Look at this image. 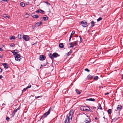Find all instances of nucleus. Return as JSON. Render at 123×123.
I'll list each match as a JSON object with an SVG mask.
<instances>
[{
  "mask_svg": "<svg viewBox=\"0 0 123 123\" xmlns=\"http://www.w3.org/2000/svg\"><path fill=\"white\" fill-rule=\"evenodd\" d=\"M74 114L73 110H71L69 114L66 116L64 121V123H69V122L72 120V116Z\"/></svg>",
  "mask_w": 123,
  "mask_h": 123,
  "instance_id": "1",
  "label": "nucleus"
},
{
  "mask_svg": "<svg viewBox=\"0 0 123 123\" xmlns=\"http://www.w3.org/2000/svg\"><path fill=\"white\" fill-rule=\"evenodd\" d=\"M54 108L53 107H50L49 110L46 112H45L43 115L41 117L39 121H40L42 119H44L45 117L49 115L50 113V112L53 111Z\"/></svg>",
  "mask_w": 123,
  "mask_h": 123,
  "instance_id": "2",
  "label": "nucleus"
},
{
  "mask_svg": "<svg viewBox=\"0 0 123 123\" xmlns=\"http://www.w3.org/2000/svg\"><path fill=\"white\" fill-rule=\"evenodd\" d=\"M80 109L81 111H88L89 110V108L87 106H83L80 107Z\"/></svg>",
  "mask_w": 123,
  "mask_h": 123,
  "instance_id": "3",
  "label": "nucleus"
},
{
  "mask_svg": "<svg viewBox=\"0 0 123 123\" xmlns=\"http://www.w3.org/2000/svg\"><path fill=\"white\" fill-rule=\"evenodd\" d=\"M14 57H15V60L17 61H20V60L21 58L20 57V55L17 54L16 55H15Z\"/></svg>",
  "mask_w": 123,
  "mask_h": 123,
  "instance_id": "4",
  "label": "nucleus"
},
{
  "mask_svg": "<svg viewBox=\"0 0 123 123\" xmlns=\"http://www.w3.org/2000/svg\"><path fill=\"white\" fill-rule=\"evenodd\" d=\"M23 38L24 40L26 41H28L30 37L29 36L27 35H24L23 37Z\"/></svg>",
  "mask_w": 123,
  "mask_h": 123,
  "instance_id": "5",
  "label": "nucleus"
},
{
  "mask_svg": "<svg viewBox=\"0 0 123 123\" xmlns=\"http://www.w3.org/2000/svg\"><path fill=\"white\" fill-rule=\"evenodd\" d=\"M81 23L82 25L84 27H85L87 26V23L86 22L82 21Z\"/></svg>",
  "mask_w": 123,
  "mask_h": 123,
  "instance_id": "6",
  "label": "nucleus"
},
{
  "mask_svg": "<svg viewBox=\"0 0 123 123\" xmlns=\"http://www.w3.org/2000/svg\"><path fill=\"white\" fill-rule=\"evenodd\" d=\"M46 58V57L44 55H42L40 56L39 59L40 60L43 61Z\"/></svg>",
  "mask_w": 123,
  "mask_h": 123,
  "instance_id": "7",
  "label": "nucleus"
},
{
  "mask_svg": "<svg viewBox=\"0 0 123 123\" xmlns=\"http://www.w3.org/2000/svg\"><path fill=\"white\" fill-rule=\"evenodd\" d=\"M52 55L53 57L54 58H56L58 56H60V55H58V53L56 52L52 54Z\"/></svg>",
  "mask_w": 123,
  "mask_h": 123,
  "instance_id": "8",
  "label": "nucleus"
},
{
  "mask_svg": "<svg viewBox=\"0 0 123 123\" xmlns=\"http://www.w3.org/2000/svg\"><path fill=\"white\" fill-rule=\"evenodd\" d=\"M2 65L4 67V68L6 69H7L9 67V65L8 64L6 63H2Z\"/></svg>",
  "mask_w": 123,
  "mask_h": 123,
  "instance_id": "9",
  "label": "nucleus"
},
{
  "mask_svg": "<svg viewBox=\"0 0 123 123\" xmlns=\"http://www.w3.org/2000/svg\"><path fill=\"white\" fill-rule=\"evenodd\" d=\"M122 106L120 105H118L117 106V109L115 111H117L118 110H120L122 109Z\"/></svg>",
  "mask_w": 123,
  "mask_h": 123,
  "instance_id": "10",
  "label": "nucleus"
},
{
  "mask_svg": "<svg viewBox=\"0 0 123 123\" xmlns=\"http://www.w3.org/2000/svg\"><path fill=\"white\" fill-rule=\"evenodd\" d=\"M32 17L35 18H37L39 17V16L37 15H35L34 13H32L31 14Z\"/></svg>",
  "mask_w": 123,
  "mask_h": 123,
  "instance_id": "11",
  "label": "nucleus"
},
{
  "mask_svg": "<svg viewBox=\"0 0 123 123\" xmlns=\"http://www.w3.org/2000/svg\"><path fill=\"white\" fill-rule=\"evenodd\" d=\"M23 36L22 34H18V38L20 39L23 38Z\"/></svg>",
  "mask_w": 123,
  "mask_h": 123,
  "instance_id": "12",
  "label": "nucleus"
},
{
  "mask_svg": "<svg viewBox=\"0 0 123 123\" xmlns=\"http://www.w3.org/2000/svg\"><path fill=\"white\" fill-rule=\"evenodd\" d=\"M15 51H17V49H15L12 52L14 56L18 54L17 52H15Z\"/></svg>",
  "mask_w": 123,
  "mask_h": 123,
  "instance_id": "13",
  "label": "nucleus"
},
{
  "mask_svg": "<svg viewBox=\"0 0 123 123\" xmlns=\"http://www.w3.org/2000/svg\"><path fill=\"white\" fill-rule=\"evenodd\" d=\"M3 16L4 18H10V17L8 15L6 14H4Z\"/></svg>",
  "mask_w": 123,
  "mask_h": 123,
  "instance_id": "14",
  "label": "nucleus"
},
{
  "mask_svg": "<svg viewBox=\"0 0 123 123\" xmlns=\"http://www.w3.org/2000/svg\"><path fill=\"white\" fill-rule=\"evenodd\" d=\"M93 76L91 75H89L87 77V79H90L92 78Z\"/></svg>",
  "mask_w": 123,
  "mask_h": 123,
  "instance_id": "15",
  "label": "nucleus"
},
{
  "mask_svg": "<svg viewBox=\"0 0 123 123\" xmlns=\"http://www.w3.org/2000/svg\"><path fill=\"white\" fill-rule=\"evenodd\" d=\"M59 47L61 48H62L63 47L64 45L62 43H61L59 44Z\"/></svg>",
  "mask_w": 123,
  "mask_h": 123,
  "instance_id": "16",
  "label": "nucleus"
},
{
  "mask_svg": "<svg viewBox=\"0 0 123 123\" xmlns=\"http://www.w3.org/2000/svg\"><path fill=\"white\" fill-rule=\"evenodd\" d=\"M95 23V22L94 21H92L91 22V27H93L95 25V24H94Z\"/></svg>",
  "mask_w": 123,
  "mask_h": 123,
  "instance_id": "17",
  "label": "nucleus"
},
{
  "mask_svg": "<svg viewBox=\"0 0 123 123\" xmlns=\"http://www.w3.org/2000/svg\"><path fill=\"white\" fill-rule=\"evenodd\" d=\"M20 4L21 6L22 7H24L25 6V4L23 2H20Z\"/></svg>",
  "mask_w": 123,
  "mask_h": 123,
  "instance_id": "18",
  "label": "nucleus"
},
{
  "mask_svg": "<svg viewBox=\"0 0 123 123\" xmlns=\"http://www.w3.org/2000/svg\"><path fill=\"white\" fill-rule=\"evenodd\" d=\"M86 100H88L91 101H95V99L94 98H89V99H86Z\"/></svg>",
  "mask_w": 123,
  "mask_h": 123,
  "instance_id": "19",
  "label": "nucleus"
},
{
  "mask_svg": "<svg viewBox=\"0 0 123 123\" xmlns=\"http://www.w3.org/2000/svg\"><path fill=\"white\" fill-rule=\"evenodd\" d=\"M46 16V17H42L43 18V19L44 21L47 20L48 19V17Z\"/></svg>",
  "mask_w": 123,
  "mask_h": 123,
  "instance_id": "20",
  "label": "nucleus"
},
{
  "mask_svg": "<svg viewBox=\"0 0 123 123\" xmlns=\"http://www.w3.org/2000/svg\"><path fill=\"white\" fill-rule=\"evenodd\" d=\"M72 51L71 50H70L69 52L67 53V56H69L70 55V54L72 53Z\"/></svg>",
  "mask_w": 123,
  "mask_h": 123,
  "instance_id": "21",
  "label": "nucleus"
},
{
  "mask_svg": "<svg viewBox=\"0 0 123 123\" xmlns=\"http://www.w3.org/2000/svg\"><path fill=\"white\" fill-rule=\"evenodd\" d=\"M75 33V31H73L72 32V33H71V35H70V37H72V35L74 34Z\"/></svg>",
  "mask_w": 123,
  "mask_h": 123,
  "instance_id": "22",
  "label": "nucleus"
},
{
  "mask_svg": "<svg viewBox=\"0 0 123 123\" xmlns=\"http://www.w3.org/2000/svg\"><path fill=\"white\" fill-rule=\"evenodd\" d=\"M108 114H111V109H109L107 111Z\"/></svg>",
  "mask_w": 123,
  "mask_h": 123,
  "instance_id": "23",
  "label": "nucleus"
},
{
  "mask_svg": "<svg viewBox=\"0 0 123 123\" xmlns=\"http://www.w3.org/2000/svg\"><path fill=\"white\" fill-rule=\"evenodd\" d=\"M75 91L77 94H79L81 93V92L77 89H76L75 90Z\"/></svg>",
  "mask_w": 123,
  "mask_h": 123,
  "instance_id": "24",
  "label": "nucleus"
},
{
  "mask_svg": "<svg viewBox=\"0 0 123 123\" xmlns=\"http://www.w3.org/2000/svg\"><path fill=\"white\" fill-rule=\"evenodd\" d=\"M49 57L51 59H52L53 58V56L52 55V54L51 53L49 55Z\"/></svg>",
  "mask_w": 123,
  "mask_h": 123,
  "instance_id": "25",
  "label": "nucleus"
},
{
  "mask_svg": "<svg viewBox=\"0 0 123 123\" xmlns=\"http://www.w3.org/2000/svg\"><path fill=\"white\" fill-rule=\"evenodd\" d=\"M77 44V41H75L73 42L74 45L76 46Z\"/></svg>",
  "mask_w": 123,
  "mask_h": 123,
  "instance_id": "26",
  "label": "nucleus"
},
{
  "mask_svg": "<svg viewBox=\"0 0 123 123\" xmlns=\"http://www.w3.org/2000/svg\"><path fill=\"white\" fill-rule=\"evenodd\" d=\"M39 23H37L35 25V26L37 27H38L39 26Z\"/></svg>",
  "mask_w": 123,
  "mask_h": 123,
  "instance_id": "27",
  "label": "nucleus"
},
{
  "mask_svg": "<svg viewBox=\"0 0 123 123\" xmlns=\"http://www.w3.org/2000/svg\"><path fill=\"white\" fill-rule=\"evenodd\" d=\"M102 19V18L101 17H99L97 19V21L98 22L100 20H101Z\"/></svg>",
  "mask_w": 123,
  "mask_h": 123,
  "instance_id": "28",
  "label": "nucleus"
},
{
  "mask_svg": "<svg viewBox=\"0 0 123 123\" xmlns=\"http://www.w3.org/2000/svg\"><path fill=\"white\" fill-rule=\"evenodd\" d=\"M98 76H95L94 77V79L95 80H98Z\"/></svg>",
  "mask_w": 123,
  "mask_h": 123,
  "instance_id": "29",
  "label": "nucleus"
},
{
  "mask_svg": "<svg viewBox=\"0 0 123 123\" xmlns=\"http://www.w3.org/2000/svg\"><path fill=\"white\" fill-rule=\"evenodd\" d=\"M29 16V14L28 13H26L25 15V17L27 18H28V17Z\"/></svg>",
  "mask_w": 123,
  "mask_h": 123,
  "instance_id": "30",
  "label": "nucleus"
},
{
  "mask_svg": "<svg viewBox=\"0 0 123 123\" xmlns=\"http://www.w3.org/2000/svg\"><path fill=\"white\" fill-rule=\"evenodd\" d=\"M98 109L102 110V108L101 107V106L99 105L97 107Z\"/></svg>",
  "mask_w": 123,
  "mask_h": 123,
  "instance_id": "31",
  "label": "nucleus"
},
{
  "mask_svg": "<svg viewBox=\"0 0 123 123\" xmlns=\"http://www.w3.org/2000/svg\"><path fill=\"white\" fill-rule=\"evenodd\" d=\"M69 44L70 45V48H71V47H72V48H73V46L72 45V42H71V43H69Z\"/></svg>",
  "mask_w": 123,
  "mask_h": 123,
  "instance_id": "32",
  "label": "nucleus"
},
{
  "mask_svg": "<svg viewBox=\"0 0 123 123\" xmlns=\"http://www.w3.org/2000/svg\"><path fill=\"white\" fill-rule=\"evenodd\" d=\"M40 13H43L44 12V11H43L42 10L40 9Z\"/></svg>",
  "mask_w": 123,
  "mask_h": 123,
  "instance_id": "33",
  "label": "nucleus"
},
{
  "mask_svg": "<svg viewBox=\"0 0 123 123\" xmlns=\"http://www.w3.org/2000/svg\"><path fill=\"white\" fill-rule=\"evenodd\" d=\"M91 108L92 109H93L95 111V110L96 109V107H94V106H92V107H91Z\"/></svg>",
  "mask_w": 123,
  "mask_h": 123,
  "instance_id": "34",
  "label": "nucleus"
},
{
  "mask_svg": "<svg viewBox=\"0 0 123 123\" xmlns=\"http://www.w3.org/2000/svg\"><path fill=\"white\" fill-rule=\"evenodd\" d=\"M15 38V37L14 36H12L11 37L10 39L12 40V39H14Z\"/></svg>",
  "mask_w": 123,
  "mask_h": 123,
  "instance_id": "35",
  "label": "nucleus"
},
{
  "mask_svg": "<svg viewBox=\"0 0 123 123\" xmlns=\"http://www.w3.org/2000/svg\"><path fill=\"white\" fill-rule=\"evenodd\" d=\"M10 46L12 47L15 46V44L14 43H12L10 45Z\"/></svg>",
  "mask_w": 123,
  "mask_h": 123,
  "instance_id": "36",
  "label": "nucleus"
},
{
  "mask_svg": "<svg viewBox=\"0 0 123 123\" xmlns=\"http://www.w3.org/2000/svg\"><path fill=\"white\" fill-rule=\"evenodd\" d=\"M27 89V87H26V88H24V89H23V90H22V92L23 93V92H24V91H25Z\"/></svg>",
  "mask_w": 123,
  "mask_h": 123,
  "instance_id": "37",
  "label": "nucleus"
},
{
  "mask_svg": "<svg viewBox=\"0 0 123 123\" xmlns=\"http://www.w3.org/2000/svg\"><path fill=\"white\" fill-rule=\"evenodd\" d=\"M38 23H39V26L42 24L43 23L41 21H40L38 22Z\"/></svg>",
  "mask_w": 123,
  "mask_h": 123,
  "instance_id": "38",
  "label": "nucleus"
},
{
  "mask_svg": "<svg viewBox=\"0 0 123 123\" xmlns=\"http://www.w3.org/2000/svg\"><path fill=\"white\" fill-rule=\"evenodd\" d=\"M85 70L86 71H87V72H89L90 71V70L89 69H88V68H86L85 69Z\"/></svg>",
  "mask_w": 123,
  "mask_h": 123,
  "instance_id": "39",
  "label": "nucleus"
},
{
  "mask_svg": "<svg viewBox=\"0 0 123 123\" xmlns=\"http://www.w3.org/2000/svg\"><path fill=\"white\" fill-rule=\"evenodd\" d=\"M31 85H29L27 87V89L30 88L31 87Z\"/></svg>",
  "mask_w": 123,
  "mask_h": 123,
  "instance_id": "40",
  "label": "nucleus"
},
{
  "mask_svg": "<svg viewBox=\"0 0 123 123\" xmlns=\"http://www.w3.org/2000/svg\"><path fill=\"white\" fill-rule=\"evenodd\" d=\"M85 122L86 123H88L89 122V121L88 119H86L85 120Z\"/></svg>",
  "mask_w": 123,
  "mask_h": 123,
  "instance_id": "41",
  "label": "nucleus"
},
{
  "mask_svg": "<svg viewBox=\"0 0 123 123\" xmlns=\"http://www.w3.org/2000/svg\"><path fill=\"white\" fill-rule=\"evenodd\" d=\"M42 96H35V98L37 99V98H39V97H41Z\"/></svg>",
  "mask_w": 123,
  "mask_h": 123,
  "instance_id": "42",
  "label": "nucleus"
},
{
  "mask_svg": "<svg viewBox=\"0 0 123 123\" xmlns=\"http://www.w3.org/2000/svg\"><path fill=\"white\" fill-rule=\"evenodd\" d=\"M15 113L13 111V112L12 113V117H13L14 116Z\"/></svg>",
  "mask_w": 123,
  "mask_h": 123,
  "instance_id": "43",
  "label": "nucleus"
},
{
  "mask_svg": "<svg viewBox=\"0 0 123 123\" xmlns=\"http://www.w3.org/2000/svg\"><path fill=\"white\" fill-rule=\"evenodd\" d=\"M44 2L48 5H50V4L47 1H44Z\"/></svg>",
  "mask_w": 123,
  "mask_h": 123,
  "instance_id": "44",
  "label": "nucleus"
},
{
  "mask_svg": "<svg viewBox=\"0 0 123 123\" xmlns=\"http://www.w3.org/2000/svg\"><path fill=\"white\" fill-rule=\"evenodd\" d=\"M80 38V43L82 42V38L80 36H79Z\"/></svg>",
  "mask_w": 123,
  "mask_h": 123,
  "instance_id": "45",
  "label": "nucleus"
},
{
  "mask_svg": "<svg viewBox=\"0 0 123 123\" xmlns=\"http://www.w3.org/2000/svg\"><path fill=\"white\" fill-rule=\"evenodd\" d=\"M9 119H10L8 117H7L6 118V120L7 121H9Z\"/></svg>",
  "mask_w": 123,
  "mask_h": 123,
  "instance_id": "46",
  "label": "nucleus"
},
{
  "mask_svg": "<svg viewBox=\"0 0 123 123\" xmlns=\"http://www.w3.org/2000/svg\"><path fill=\"white\" fill-rule=\"evenodd\" d=\"M40 10L39 9V10H37L36 11V12L37 13H38L39 12H40Z\"/></svg>",
  "mask_w": 123,
  "mask_h": 123,
  "instance_id": "47",
  "label": "nucleus"
},
{
  "mask_svg": "<svg viewBox=\"0 0 123 123\" xmlns=\"http://www.w3.org/2000/svg\"><path fill=\"white\" fill-rule=\"evenodd\" d=\"M88 111H90V112H93V111L90 109V108H89V110H88Z\"/></svg>",
  "mask_w": 123,
  "mask_h": 123,
  "instance_id": "48",
  "label": "nucleus"
},
{
  "mask_svg": "<svg viewBox=\"0 0 123 123\" xmlns=\"http://www.w3.org/2000/svg\"><path fill=\"white\" fill-rule=\"evenodd\" d=\"M17 111H18V110L16 109V110H14L13 111L14 112H15V113H16Z\"/></svg>",
  "mask_w": 123,
  "mask_h": 123,
  "instance_id": "49",
  "label": "nucleus"
},
{
  "mask_svg": "<svg viewBox=\"0 0 123 123\" xmlns=\"http://www.w3.org/2000/svg\"><path fill=\"white\" fill-rule=\"evenodd\" d=\"M20 106H19V107H18V108L17 109L18 110H19L20 109Z\"/></svg>",
  "mask_w": 123,
  "mask_h": 123,
  "instance_id": "50",
  "label": "nucleus"
},
{
  "mask_svg": "<svg viewBox=\"0 0 123 123\" xmlns=\"http://www.w3.org/2000/svg\"><path fill=\"white\" fill-rule=\"evenodd\" d=\"M109 92H107V93H105V95H107V94H109Z\"/></svg>",
  "mask_w": 123,
  "mask_h": 123,
  "instance_id": "51",
  "label": "nucleus"
},
{
  "mask_svg": "<svg viewBox=\"0 0 123 123\" xmlns=\"http://www.w3.org/2000/svg\"><path fill=\"white\" fill-rule=\"evenodd\" d=\"M3 57L2 55H0V58H2Z\"/></svg>",
  "mask_w": 123,
  "mask_h": 123,
  "instance_id": "52",
  "label": "nucleus"
},
{
  "mask_svg": "<svg viewBox=\"0 0 123 123\" xmlns=\"http://www.w3.org/2000/svg\"><path fill=\"white\" fill-rule=\"evenodd\" d=\"M71 38H72V37H70L69 38V42H70V41H71Z\"/></svg>",
  "mask_w": 123,
  "mask_h": 123,
  "instance_id": "53",
  "label": "nucleus"
},
{
  "mask_svg": "<svg viewBox=\"0 0 123 123\" xmlns=\"http://www.w3.org/2000/svg\"><path fill=\"white\" fill-rule=\"evenodd\" d=\"M2 69L0 68V73H1L2 72Z\"/></svg>",
  "mask_w": 123,
  "mask_h": 123,
  "instance_id": "54",
  "label": "nucleus"
},
{
  "mask_svg": "<svg viewBox=\"0 0 123 123\" xmlns=\"http://www.w3.org/2000/svg\"><path fill=\"white\" fill-rule=\"evenodd\" d=\"M3 77V76L2 75H0V79L2 78Z\"/></svg>",
  "mask_w": 123,
  "mask_h": 123,
  "instance_id": "55",
  "label": "nucleus"
},
{
  "mask_svg": "<svg viewBox=\"0 0 123 123\" xmlns=\"http://www.w3.org/2000/svg\"><path fill=\"white\" fill-rule=\"evenodd\" d=\"M3 49H2L1 48H0V51H3Z\"/></svg>",
  "mask_w": 123,
  "mask_h": 123,
  "instance_id": "56",
  "label": "nucleus"
},
{
  "mask_svg": "<svg viewBox=\"0 0 123 123\" xmlns=\"http://www.w3.org/2000/svg\"><path fill=\"white\" fill-rule=\"evenodd\" d=\"M3 1L5 2H7L8 1L7 0H3Z\"/></svg>",
  "mask_w": 123,
  "mask_h": 123,
  "instance_id": "57",
  "label": "nucleus"
},
{
  "mask_svg": "<svg viewBox=\"0 0 123 123\" xmlns=\"http://www.w3.org/2000/svg\"><path fill=\"white\" fill-rule=\"evenodd\" d=\"M29 3V2H28L26 3V4L27 5H28Z\"/></svg>",
  "mask_w": 123,
  "mask_h": 123,
  "instance_id": "58",
  "label": "nucleus"
},
{
  "mask_svg": "<svg viewBox=\"0 0 123 123\" xmlns=\"http://www.w3.org/2000/svg\"><path fill=\"white\" fill-rule=\"evenodd\" d=\"M3 1V0H0V2H2Z\"/></svg>",
  "mask_w": 123,
  "mask_h": 123,
  "instance_id": "59",
  "label": "nucleus"
},
{
  "mask_svg": "<svg viewBox=\"0 0 123 123\" xmlns=\"http://www.w3.org/2000/svg\"><path fill=\"white\" fill-rule=\"evenodd\" d=\"M97 117H95V119L96 120H97Z\"/></svg>",
  "mask_w": 123,
  "mask_h": 123,
  "instance_id": "60",
  "label": "nucleus"
},
{
  "mask_svg": "<svg viewBox=\"0 0 123 123\" xmlns=\"http://www.w3.org/2000/svg\"><path fill=\"white\" fill-rule=\"evenodd\" d=\"M122 79L123 80V74L122 75Z\"/></svg>",
  "mask_w": 123,
  "mask_h": 123,
  "instance_id": "61",
  "label": "nucleus"
},
{
  "mask_svg": "<svg viewBox=\"0 0 123 123\" xmlns=\"http://www.w3.org/2000/svg\"><path fill=\"white\" fill-rule=\"evenodd\" d=\"M47 64V63L46 64H45V65H43V66H45V65H46Z\"/></svg>",
  "mask_w": 123,
  "mask_h": 123,
  "instance_id": "62",
  "label": "nucleus"
},
{
  "mask_svg": "<svg viewBox=\"0 0 123 123\" xmlns=\"http://www.w3.org/2000/svg\"><path fill=\"white\" fill-rule=\"evenodd\" d=\"M43 65H41V67H43Z\"/></svg>",
  "mask_w": 123,
  "mask_h": 123,
  "instance_id": "63",
  "label": "nucleus"
},
{
  "mask_svg": "<svg viewBox=\"0 0 123 123\" xmlns=\"http://www.w3.org/2000/svg\"><path fill=\"white\" fill-rule=\"evenodd\" d=\"M103 118L104 119H105V116H104V117H103Z\"/></svg>",
  "mask_w": 123,
  "mask_h": 123,
  "instance_id": "64",
  "label": "nucleus"
}]
</instances>
